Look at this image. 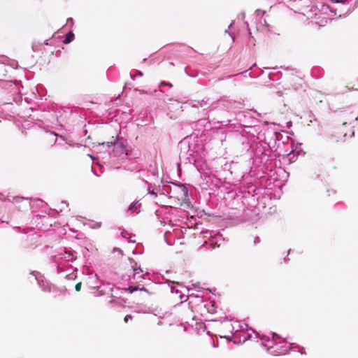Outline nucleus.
I'll return each mask as SVG.
<instances>
[{"mask_svg": "<svg viewBox=\"0 0 358 358\" xmlns=\"http://www.w3.org/2000/svg\"><path fill=\"white\" fill-rule=\"evenodd\" d=\"M209 98H203L201 100L191 99L183 102V104H187L194 108H203L202 115L203 117L197 120V122L200 124H204L208 119V113L210 111L215 109L220 106L227 108H241L243 106L241 102L229 99L226 97L221 98L218 101L212 102L211 103H209Z\"/></svg>", "mask_w": 358, "mask_h": 358, "instance_id": "f257e3e1", "label": "nucleus"}, {"mask_svg": "<svg viewBox=\"0 0 358 358\" xmlns=\"http://www.w3.org/2000/svg\"><path fill=\"white\" fill-rule=\"evenodd\" d=\"M101 145H106L108 148H112V150L110 151V155L114 160H124L131 155V150L127 145V141L119 136H112L111 141L102 143Z\"/></svg>", "mask_w": 358, "mask_h": 358, "instance_id": "f03ea898", "label": "nucleus"}, {"mask_svg": "<svg viewBox=\"0 0 358 358\" xmlns=\"http://www.w3.org/2000/svg\"><path fill=\"white\" fill-rule=\"evenodd\" d=\"M76 259L74 255L69 250H65L64 252H59L52 257V262L55 264L57 267V273H62L64 271L71 269L73 271L66 274V278L68 280H75L76 278V274L74 271H77L76 268H73L70 262H73Z\"/></svg>", "mask_w": 358, "mask_h": 358, "instance_id": "7ed1b4c3", "label": "nucleus"}, {"mask_svg": "<svg viewBox=\"0 0 358 358\" xmlns=\"http://www.w3.org/2000/svg\"><path fill=\"white\" fill-rule=\"evenodd\" d=\"M279 336L273 333L272 334V340H268L267 342L269 343V344H272V345H268V344H266L264 343H262L263 345L268 347V351L271 355H286L287 354L290 350L296 351V349L299 352H300L301 355H305L306 351L305 349L296 345V343H289L288 346L286 345H280V344L284 343L285 341L282 342H278L277 338H278Z\"/></svg>", "mask_w": 358, "mask_h": 358, "instance_id": "20e7f679", "label": "nucleus"}, {"mask_svg": "<svg viewBox=\"0 0 358 358\" xmlns=\"http://www.w3.org/2000/svg\"><path fill=\"white\" fill-rule=\"evenodd\" d=\"M0 87L10 93L13 96V100L16 101L20 98L19 94H21V88H23V86L21 85V82L18 80L0 79Z\"/></svg>", "mask_w": 358, "mask_h": 358, "instance_id": "39448f33", "label": "nucleus"}, {"mask_svg": "<svg viewBox=\"0 0 358 358\" xmlns=\"http://www.w3.org/2000/svg\"><path fill=\"white\" fill-rule=\"evenodd\" d=\"M180 158L185 159L189 164H195L196 162V155L186 138L180 142Z\"/></svg>", "mask_w": 358, "mask_h": 358, "instance_id": "423d86ee", "label": "nucleus"}, {"mask_svg": "<svg viewBox=\"0 0 358 358\" xmlns=\"http://www.w3.org/2000/svg\"><path fill=\"white\" fill-rule=\"evenodd\" d=\"M264 135V141L270 148H275L276 141H279V136H282L280 133L268 127L265 129Z\"/></svg>", "mask_w": 358, "mask_h": 358, "instance_id": "0eeeda50", "label": "nucleus"}, {"mask_svg": "<svg viewBox=\"0 0 358 358\" xmlns=\"http://www.w3.org/2000/svg\"><path fill=\"white\" fill-rule=\"evenodd\" d=\"M342 118L343 120V125H345L348 123L350 124L354 121L358 120V110L354 108H349L342 111Z\"/></svg>", "mask_w": 358, "mask_h": 358, "instance_id": "6e6552de", "label": "nucleus"}, {"mask_svg": "<svg viewBox=\"0 0 358 358\" xmlns=\"http://www.w3.org/2000/svg\"><path fill=\"white\" fill-rule=\"evenodd\" d=\"M253 160L258 166H266L269 161V155L265 153L262 148H257L255 150Z\"/></svg>", "mask_w": 358, "mask_h": 358, "instance_id": "1a4fd4ad", "label": "nucleus"}, {"mask_svg": "<svg viewBox=\"0 0 358 358\" xmlns=\"http://www.w3.org/2000/svg\"><path fill=\"white\" fill-rule=\"evenodd\" d=\"M250 331L255 333V331L248 327V330L242 331L238 334V337L234 338V343L235 344H241L245 343L247 340L251 339L252 334L250 333Z\"/></svg>", "mask_w": 358, "mask_h": 358, "instance_id": "9d476101", "label": "nucleus"}, {"mask_svg": "<svg viewBox=\"0 0 358 358\" xmlns=\"http://www.w3.org/2000/svg\"><path fill=\"white\" fill-rule=\"evenodd\" d=\"M31 274L34 275L35 276L36 280H37L38 286L41 288V289L45 292H50V285L49 282L43 279V277L42 275L38 276L37 274L35 273V272H31Z\"/></svg>", "mask_w": 358, "mask_h": 358, "instance_id": "9b49d317", "label": "nucleus"}, {"mask_svg": "<svg viewBox=\"0 0 358 358\" xmlns=\"http://www.w3.org/2000/svg\"><path fill=\"white\" fill-rule=\"evenodd\" d=\"M248 325L246 323H240L236 322L234 324L232 325L231 332L233 334L234 338H236L238 337V334L244 330H248Z\"/></svg>", "mask_w": 358, "mask_h": 358, "instance_id": "f8f14e48", "label": "nucleus"}, {"mask_svg": "<svg viewBox=\"0 0 358 358\" xmlns=\"http://www.w3.org/2000/svg\"><path fill=\"white\" fill-rule=\"evenodd\" d=\"M141 203L138 201L132 202L127 208V213L129 215H136L141 212Z\"/></svg>", "mask_w": 358, "mask_h": 358, "instance_id": "ddd939ff", "label": "nucleus"}, {"mask_svg": "<svg viewBox=\"0 0 358 358\" xmlns=\"http://www.w3.org/2000/svg\"><path fill=\"white\" fill-rule=\"evenodd\" d=\"M299 152H296L292 146V150L289 152L283 155V160L285 162H287L288 164H292L294 162L298 157Z\"/></svg>", "mask_w": 358, "mask_h": 358, "instance_id": "4468645a", "label": "nucleus"}, {"mask_svg": "<svg viewBox=\"0 0 358 358\" xmlns=\"http://www.w3.org/2000/svg\"><path fill=\"white\" fill-rule=\"evenodd\" d=\"M8 62V59L7 57H2L0 59V77L5 76L7 73L6 63Z\"/></svg>", "mask_w": 358, "mask_h": 358, "instance_id": "2eb2a0df", "label": "nucleus"}, {"mask_svg": "<svg viewBox=\"0 0 358 358\" xmlns=\"http://www.w3.org/2000/svg\"><path fill=\"white\" fill-rule=\"evenodd\" d=\"M319 6H320V7H321L320 10L322 11V13H318V14L316 13L315 14L317 19H320L322 14L327 15L328 12L333 13V11L330 9L329 6L324 4V3H320Z\"/></svg>", "mask_w": 358, "mask_h": 358, "instance_id": "dca6fc26", "label": "nucleus"}, {"mask_svg": "<svg viewBox=\"0 0 358 358\" xmlns=\"http://www.w3.org/2000/svg\"><path fill=\"white\" fill-rule=\"evenodd\" d=\"M256 14L257 17H259V22L262 24H264L265 27H268V24L267 23L266 19L263 17L264 15L265 14V11H262L258 9L256 10Z\"/></svg>", "mask_w": 358, "mask_h": 358, "instance_id": "f3484780", "label": "nucleus"}, {"mask_svg": "<svg viewBox=\"0 0 358 358\" xmlns=\"http://www.w3.org/2000/svg\"><path fill=\"white\" fill-rule=\"evenodd\" d=\"M239 142H241L243 146V150H248L251 148V145H250V143H249L247 137H245L243 136H239Z\"/></svg>", "mask_w": 358, "mask_h": 358, "instance_id": "a211bd4d", "label": "nucleus"}, {"mask_svg": "<svg viewBox=\"0 0 358 358\" xmlns=\"http://www.w3.org/2000/svg\"><path fill=\"white\" fill-rule=\"evenodd\" d=\"M166 282H167L169 286H170L171 293H176V294L180 293V291L176 287L173 286V285H177L180 286V285L179 283L176 282L175 281L169 280H167Z\"/></svg>", "mask_w": 358, "mask_h": 358, "instance_id": "6ab92c4d", "label": "nucleus"}, {"mask_svg": "<svg viewBox=\"0 0 358 358\" xmlns=\"http://www.w3.org/2000/svg\"><path fill=\"white\" fill-rule=\"evenodd\" d=\"M74 38V34L70 31H69L66 35H65V37L63 40V43L64 44H69L70 43L71 41H73Z\"/></svg>", "mask_w": 358, "mask_h": 358, "instance_id": "aec40b11", "label": "nucleus"}, {"mask_svg": "<svg viewBox=\"0 0 358 358\" xmlns=\"http://www.w3.org/2000/svg\"><path fill=\"white\" fill-rule=\"evenodd\" d=\"M178 189L181 192V194L182 196L186 197L188 194V189L187 187L184 184H180L178 185Z\"/></svg>", "mask_w": 358, "mask_h": 358, "instance_id": "412c9836", "label": "nucleus"}, {"mask_svg": "<svg viewBox=\"0 0 358 358\" xmlns=\"http://www.w3.org/2000/svg\"><path fill=\"white\" fill-rule=\"evenodd\" d=\"M281 73L280 71H278L276 73H270L268 74V78L271 80H275L280 78Z\"/></svg>", "mask_w": 358, "mask_h": 358, "instance_id": "4be33fe9", "label": "nucleus"}, {"mask_svg": "<svg viewBox=\"0 0 358 358\" xmlns=\"http://www.w3.org/2000/svg\"><path fill=\"white\" fill-rule=\"evenodd\" d=\"M331 16H329V17H324L321 21L320 22H317V23L320 25V26H324L327 22L328 21H331L332 20L331 18Z\"/></svg>", "mask_w": 358, "mask_h": 358, "instance_id": "5701e85b", "label": "nucleus"}, {"mask_svg": "<svg viewBox=\"0 0 358 358\" xmlns=\"http://www.w3.org/2000/svg\"><path fill=\"white\" fill-rule=\"evenodd\" d=\"M123 169L127 170V171H134L135 170H137V166L135 164L131 163V164H129L125 166L123 168Z\"/></svg>", "mask_w": 358, "mask_h": 358, "instance_id": "b1692460", "label": "nucleus"}, {"mask_svg": "<svg viewBox=\"0 0 358 358\" xmlns=\"http://www.w3.org/2000/svg\"><path fill=\"white\" fill-rule=\"evenodd\" d=\"M137 266V263L135 262V266H132V268H133V271L134 272V276L138 273H141L143 272L141 268L139 266L138 268H136L135 266Z\"/></svg>", "mask_w": 358, "mask_h": 358, "instance_id": "393cba45", "label": "nucleus"}, {"mask_svg": "<svg viewBox=\"0 0 358 358\" xmlns=\"http://www.w3.org/2000/svg\"><path fill=\"white\" fill-rule=\"evenodd\" d=\"M137 173H138V178L143 180L145 171L143 169H138Z\"/></svg>", "mask_w": 358, "mask_h": 358, "instance_id": "a878e982", "label": "nucleus"}, {"mask_svg": "<svg viewBox=\"0 0 358 358\" xmlns=\"http://www.w3.org/2000/svg\"><path fill=\"white\" fill-rule=\"evenodd\" d=\"M127 290H128L130 293H133V292L137 291V287H136V286H129L127 288Z\"/></svg>", "mask_w": 358, "mask_h": 358, "instance_id": "bb28decb", "label": "nucleus"}, {"mask_svg": "<svg viewBox=\"0 0 358 358\" xmlns=\"http://www.w3.org/2000/svg\"><path fill=\"white\" fill-rule=\"evenodd\" d=\"M26 199L23 198V197H18V196H16V197H14L13 198V201L15 203H19L21 201H23V200H25Z\"/></svg>", "mask_w": 358, "mask_h": 358, "instance_id": "cd10ccee", "label": "nucleus"}, {"mask_svg": "<svg viewBox=\"0 0 358 358\" xmlns=\"http://www.w3.org/2000/svg\"><path fill=\"white\" fill-rule=\"evenodd\" d=\"M235 201H236L237 202H241V206H243L244 208V204L243 203V201H241V197H240L239 196H236V197L234 198Z\"/></svg>", "mask_w": 358, "mask_h": 358, "instance_id": "c85d7f7f", "label": "nucleus"}, {"mask_svg": "<svg viewBox=\"0 0 358 358\" xmlns=\"http://www.w3.org/2000/svg\"><path fill=\"white\" fill-rule=\"evenodd\" d=\"M13 69L17 68V62L16 61H13L9 64Z\"/></svg>", "mask_w": 358, "mask_h": 358, "instance_id": "c756f323", "label": "nucleus"}, {"mask_svg": "<svg viewBox=\"0 0 358 358\" xmlns=\"http://www.w3.org/2000/svg\"><path fill=\"white\" fill-rule=\"evenodd\" d=\"M132 319V316L131 315H127L124 318V320L125 322H127L129 320H131Z\"/></svg>", "mask_w": 358, "mask_h": 358, "instance_id": "7c9ffc66", "label": "nucleus"}, {"mask_svg": "<svg viewBox=\"0 0 358 358\" xmlns=\"http://www.w3.org/2000/svg\"><path fill=\"white\" fill-rule=\"evenodd\" d=\"M81 285H82L81 282H79V283H78V284H76V285L75 289H76V290L77 292H79V291L80 290V289H81Z\"/></svg>", "mask_w": 358, "mask_h": 358, "instance_id": "2f4dec72", "label": "nucleus"}, {"mask_svg": "<svg viewBox=\"0 0 358 358\" xmlns=\"http://www.w3.org/2000/svg\"><path fill=\"white\" fill-rule=\"evenodd\" d=\"M260 242V238L259 236H255V238H254V244L255 245H257V243H259Z\"/></svg>", "mask_w": 358, "mask_h": 358, "instance_id": "473e14b6", "label": "nucleus"}, {"mask_svg": "<svg viewBox=\"0 0 358 358\" xmlns=\"http://www.w3.org/2000/svg\"><path fill=\"white\" fill-rule=\"evenodd\" d=\"M160 85H167L169 87H172V84L171 83H166L164 81H162Z\"/></svg>", "mask_w": 358, "mask_h": 358, "instance_id": "72a5a7b5", "label": "nucleus"}, {"mask_svg": "<svg viewBox=\"0 0 358 358\" xmlns=\"http://www.w3.org/2000/svg\"><path fill=\"white\" fill-rule=\"evenodd\" d=\"M148 192L150 194L157 196V193L154 190H150V187H148Z\"/></svg>", "mask_w": 358, "mask_h": 358, "instance_id": "f704fd0d", "label": "nucleus"}, {"mask_svg": "<svg viewBox=\"0 0 358 358\" xmlns=\"http://www.w3.org/2000/svg\"><path fill=\"white\" fill-rule=\"evenodd\" d=\"M237 115H238V118L239 119V120H240V121H241V117L242 116L245 117V115L243 113H239Z\"/></svg>", "mask_w": 358, "mask_h": 358, "instance_id": "c9c22d12", "label": "nucleus"}, {"mask_svg": "<svg viewBox=\"0 0 358 358\" xmlns=\"http://www.w3.org/2000/svg\"><path fill=\"white\" fill-rule=\"evenodd\" d=\"M336 3H345L347 0H333Z\"/></svg>", "mask_w": 358, "mask_h": 358, "instance_id": "e433bc0d", "label": "nucleus"}, {"mask_svg": "<svg viewBox=\"0 0 358 358\" xmlns=\"http://www.w3.org/2000/svg\"><path fill=\"white\" fill-rule=\"evenodd\" d=\"M121 234H122V236L123 238H127L126 235L127 234V232L126 231H122V232L121 233Z\"/></svg>", "mask_w": 358, "mask_h": 358, "instance_id": "4c0bfd02", "label": "nucleus"}, {"mask_svg": "<svg viewBox=\"0 0 358 358\" xmlns=\"http://www.w3.org/2000/svg\"><path fill=\"white\" fill-rule=\"evenodd\" d=\"M62 205H65L66 207H68L69 204L66 201H62L61 203Z\"/></svg>", "mask_w": 358, "mask_h": 358, "instance_id": "58836bf2", "label": "nucleus"}, {"mask_svg": "<svg viewBox=\"0 0 358 358\" xmlns=\"http://www.w3.org/2000/svg\"><path fill=\"white\" fill-rule=\"evenodd\" d=\"M141 291L148 292V289L143 286L141 287Z\"/></svg>", "mask_w": 358, "mask_h": 358, "instance_id": "ea45409f", "label": "nucleus"}, {"mask_svg": "<svg viewBox=\"0 0 358 358\" xmlns=\"http://www.w3.org/2000/svg\"><path fill=\"white\" fill-rule=\"evenodd\" d=\"M67 22H68V23H69V22H71V24H73V18H71V17L68 18V19H67Z\"/></svg>", "mask_w": 358, "mask_h": 358, "instance_id": "a19ab883", "label": "nucleus"}, {"mask_svg": "<svg viewBox=\"0 0 358 358\" xmlns=\"http://www.w3.org/2000/svg\"><path fill=\"white\" fill-rule=\"evenodd\" d=\"M59 137H60L61 138H62V140L65 141L66 143H69L70 145H71V144L70 143H69V142L67 141V140H66V139H65L62 136H60Z\"/></svg>", "mask_w": 358, "mask_h": 358, "instance_id": "79ce46f5", "label": "nucleus"}, {"mask_svg": "<svg viewBox=\"0 0 358 358\" xmlns=\"http://www.w3.org/2000/svg\"><path fill=\"white\" fill-rule=\"evenodd\" d=\"M129 242H130V243H135V241L133 240V238H131V237H129Z\"/></svg>", "mask_w": 358, "mask_h": 358, "instance_id": "37998d69", "label": "nucleus"}, {"mask_svg": "<svg viewBox=\"0 0 358 358\" xmlns=\"http://www.w3.org/2000/svg\"><path fill=\"white\" fill-rule=\"evenodd\" d=\"M136 75L140 76H143V73H142L141 71H138L137 72V74H136Z\"/></svg>", "mask_w": 358, "mask_h": 358, "instance_id": "c03bdc74", "label": "nucleus"}, {"mask_svg": "<svg viewBox=\"0 0 358 358\" xmlns=\"http://www.w3.org/2000/svg\"><path fill=\"white\" fill-rule=\"evenodd\" d=\"M114 301H115L114 297H113V296H112V299H111V300H110L109 302H110V303H114Z\"/></svg>", "mask_w": 358, "mask_h": 358, "instance_id": "a18cd8bd", "label": "nucleus"}, {"mask_svg": "<svg viewBox=\"0 0 358 358\" xmlns=\"http://www.w3.org/2000/svg\"><path fill=\"white\" fill-rule=\"evenodd\" d=\"M226 33H228L231 37H232L231 34L229 31V30H225Z\"/></svg>", "mask_w": 358, "mask_h": 358, "instance_id": "49530a36", "label": "nucleus"}, {"mask_svg": "<svg viewBox=\"0 0 358 358\" xmlns=\"http://www.w3.org/2000/svg\"><path fill=\"white\" fill-rule=\"evenodd\" d=\"M136 287H137V291L138 290L141 291V287H140V285H136Z\"/></svg>", "mask_w": 358, "mask_h": 358, "instance_id": "de8ad7c7", "label": "nucleus"}, {"mask_svg": "<svg viewBox=\"0 0 358 358\" xmlns=\"http://www.w3.org/2000/svg\"><path fill=\"white\" fill-rule=\"evenodd\" d=\"M233 23H234V22H232L229 25V27H228L229 29H230V28L232 27Z\"/></svg>", "mask_w": 358, "mask_h": 358, "instance_id": "09e8293b", "label": "nucleus"}, {"mask_svg": "<svg viewBox=\"0 0 358 358\" xmlns=\"http://www.w3.org/2000/svg\"><path fill=\"white\" fill-rule=\"evenodd\" d=\"M135 76H136V75H132V74H131V75H130V77H131L132 79H134Z\"/></svg>", "mask_w": 358, "mask_h": 358, "instance_id": "8fccbe9b", "label": "nucleus"}, {"mask_svg": "<svg viewBox=\"0 0 358 358\" xmlns=\"http://www.w3.org/2000/svg\"><path fill=\"white\" fill-rule=\"evenodd\" d=\"M241 15V17H245V13H242Z\"/></svg>", "mask_w": 358, "mask_h": 358, "instance_id": "3c124183", "label": "nucleus"}, {"mask_svg": "<svg viewBox=\"0 0 358 358\" xmlns=\"http://www.w3.org/2000/svg\"><path fill=\"white\" fill-rule=\"evenodd\" d=\"M179 296L182 299L184 297V295L180 294Z\"/></svg>", "mask_w": 358, "mask_h": 358, "instance_id": "603ef678", "label": "nucleus"}, {"mask_svg": "<svg viewBox=\"0 0 358 358\" xmlns=\"http://www.w3.org/2000/svg\"><path fill=\"white\" fill-rule=\"evenodd\" d=\"M225 338H227V340L231 341V339L229 338V337H227V336H225Z\"/></svg>", "mask_w": 358, "mask_h": 358, "instance_id": "864d4df0", "label": "nucleus"}, {"mask_svg": "<svg viewBox=\"0 0 358 358\" xmlns=\"http://www.w3.org/2000/svg\"><path fill=\"white\" fill-rule=\"evenodd\" d=\"M64 210V207L60 208V211H62Z\"/></svg>", "mask_w": 358, "mask_h": 358, "instance_id": "5fc2aeb1", "label": "nucleus"}]
</instances>
